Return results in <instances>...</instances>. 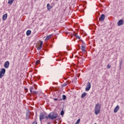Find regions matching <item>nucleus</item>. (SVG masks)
<instances>
[{
  "label": "nucleus",
  "mask_w": 124,
  "mask_h": 124,
  "mask_svg": "<svg viewBox=\"0 0 124 124\" xmlns=\"http://www.w3.org/2000/svg\"><path fill=\"white\" fill-rule=\"evenodd\" d=\"M85 49H86V47L83 46H81V50L82 52H83L84 53L86 52V50H85Z\"/></svg>",
  "instance_id": "dca6fc26"
},
{
  "label": "nucleus",
  "mask_w": 124,
  "mask_h": 124,
  "mask_svg": "<svg viewBox=\"0 0 124 124\" xmlns=\"http://www.w3.org/2000/svg\"><path fill=\"white\" fill-rule=\"evenodd\" d=\"M6 19H7V14H5L3 15V16H2L3 21H5V20H6Z\"/></svg>",
  "instance_id": "9d476101"
},
{
  "label": "nucleus",
  "mask_w": 124,
  "mask_h": 124,
  "mask_svg": "<svg viewBox=\"0 0 124 124\" xmlns=\"http://www.w3.org/2000/svg\"><path fill=\"white\" fill-rule=\"evenodd\" d=\"M34 78H35V79H37V80H39V78H38V77H34Z\"/></svg>",
  "instance_id": "473e14b6"
},
{
  "label": "nucleus",
  "mask_w": 124,
  "mask_h": 124,
  "mask_svg": "<svg viewBox=\"0 0 124 124\" xmlns=\"http://www.w3.org/2000/svg\"><path fill=\"white\" fill-rule=\"evenodd\" d=\"M25 91L26 92V93H28L29 92V90L26 87L24 88Z\"/></svg>",
  "instance_id": "5701e85b"
},
{
  "label": "nucleus",
  "mask_w": 124,
  "mask_h": 124,
  "mask_svg": "<svg viewBox=\"0 0 124 124\" xmlns=\"http://www.w3.org/2000/svg\"><path fill=\"white\" fill-rule=\"evenodd\" d=\"M99 21H103L105 19V15L102 14L99 17Z\"/></svg>",
  "instance_id": "0eeeda50"
},
{
  "label": "nucleus",
  "mask_w": 124,
  "mask_h": 124,
  "mask_svg": "<svg viewBox=\"0 0 124 124\" xmlns=\"http://www.w3.org/2000/svg\"><path fill=\"white\" fill-rule=\"evenodd\" d=\"M101 109V105L99 103L96 104L95 106L94 111L95 115H98Z\"/></svg>",
  "instance_id": "f257e3e1"
},
{
  "label": "nucleus",
  "mask_w": 124,
  "mask_h": 124,
  "mask_svg": "<svg viewBox=\"0 0 124 124\" xmlns=\"http://www.w3.org/2000/svg\"><path fill=\"white\" fill-rule=\"evenodd\" d=\"M107 68H108V69L111 68V65L108 64L107 65Z\"/></svg>",
  "instance_id": "b1692460"
},
{
  "label": "nucleus",
  "mask_w": 124,
  "mask_h": 124,
  "mask_svg": "<svg viewBox=\"0 0 124 124\" xmlns=\"http://www.w3.org/2000/svg\"><path fill=\"white\" fill-rule=\"evenodd\" d=\"M33 93H34V94H36V93H38V92L36 91H33Z\"/></svg>",
  "instance_id": "bb28decb"
},
{
  "label": "nucleus",
  "mask_w": 124,
  "mask_h": 124,
  "mask_svg": "<svg viewBox=\"0 0 124 124\" xmlns=\"http://www.w3.org/2000/svg\"><path fill=\"white\" fill-rule=\"evenodd\" d=\"M30 91H32V90H33V87H31L30 89Z\"/></svg>",
  "instance_id": "c756f323"
},
{
  "label": "nucleus",
  "mask_w": 124,
  "mask_h": 124,
  "mask_svg": "<svg viewBox=\"0 0 124 124\" xmlns=\"http://www.w3.org/2000/svg\"><path fill=\"white\" fill-rule=\"evenodd\" d=\"M71 58H73V56L71 57Z\"/></svg>",
  "instance_id": "a19ab883"
},
{
  "label": "nucleus",
  "mask_w": 124,
  "mask_h": 124,
  "mask_svg": "<svg viewBox=\"0 0 124 124\" xmlns=\"http://www.w3.org/2000/svg\"><path fill=\"white\" fill-rule=\"evenodd\" d=\"M53 100H55V101H57L58 100V98H54Z\"/></svg>",
  "instance_id": "2f4dec72"
},
{
  "label": "nucleus",
  "mask_w": 124,
  "mask_h": 124,
  "mask_svg": "<svg viewBox=\"0 0 124 124\" xmlns=\"http://www.w3.org/2000/svg\"><path fill=\"white\" fill-rule=\"evenodd\" d=\"M14 1V0H8V4H12Z\"/></svg>",
  "instance_id": "f3484780"
},
{
  "label": "nucleus",
  "mask_w": 124,
  "mask_h": 124,
  "mask_svg": "<svg viewBox=\"0 0 124 124\" xmlns=\"http://www.w3.org/2000/svg\"><path fill=\"white\" fill-rule=\"evenodd\" d=\"M124 20L123 19H120L118 21V23H117V25L118 26H123V25H124Z\"/></svg>",
  "instance_id": "423d86ee"
},
{
  "label": "nucleus",
  "mask_w": 124,
  "mask_h": 124,
  "mask_svg": "<svg viewBox=\"0 0 124 124\" xmlns=\"http://www.w3.org/2000/svg\"><path fill=\"white\" fill-rule=\"evenodd\" d=\"M30 92H31V93H33L32 90H30Z\"/></svg>",
  "instance_id": "f704fd0d"
},
{
  "label": "nucleus",
  "mask_w": 124,
  "mask_h": 124,
  "mask_svg": "<svg viewBox=\"0 0 124 124\" xmlns=\"http://www.w3.org/2000/svg\"><path fill=\"white\" fill-rule=\"evenodd\" d=\"M91 87H92V85L91 84V82H88L86 87L85 88V91L86 92H89V90H91Z\"/></svg>",
  "instance_id": "39448f33"
},
{
  "label": "nucleus",
  "mask_w": 124,
  "mask_h": 124,
  "mask_svg": "<svg viewBox=\"0 0 124 124\" xmlns=\"http://www.w3.org/2000/svg\"><path fill=\"white\" fill-rule=\"evenodd\" d=\"M5 71L6 70L5 68H2L0 69V78H1L3 76H4V75L5 74Z\"/></svg>",
  "instance_id": "7ed1b4c3"
},
{
  "label": "nucleus",
  "mask_w": 124,
  "mask_h": 124,
  "mask_svg": "<svg viewBox=\"0 0 124 124\" xmlns=\"http://www.w3.org/2000/svg\"><path fill=\"white\" fill-rule=\"evenodd\" d=\"M55 84H56V83H55V82H53V85H55Z\"/></svg>",
  "instance_id": "c9c22d12"
},
{
  "label": "nucleus",
  "mask_w": 124,
  "mask_h": 124,
  "mask_svg": "<svg viewBox=\"0 0 124 124\" xmlns=\"http://www.w3.org/2000/svg\"><path fill=\"white\" fill-rule=\"evenodd\" d=\"M74 36H76V37H77V38H78V39H80V36H79V35H78L77 34H74Z\"/></svg>",
  "instance_id": "aec40b11"
},
{
  "label": "nucleus",
  "mask_w": 124,
  "mask_h": 124,
  "mask_svg": "<svg viewBox=\"0 0 124 124\" xmlns=\"http://www.w3.org/2000/svg\"><path fill=\"white\" fill-rule=\"evenodd\" d=\"M119 109H120V107L119 106H117L114 109V113H117V112L119 111Z\"/></svg>",
  "instance_id": "1a4fd4ad"
},
{
  "label": "nucleus",
  "mask_w": 124,
  "mask_h": 124,
  "mask_svg": "<svg viewBox=\"0 0 124 124\" xmlns=\"http://www.w3.org/2000/svg\"><path fill=\"white\" fill-rule=\"evenodd\" d=\"M9 62L8 61H6L4 65L5 68H8L9 67Z\"/></svg>",
  "instance_id": "6e6552de"
},
{
  "label": "nucleus",
  "mask_w": 124,
  "mask_h": 124,
  "mask_svg": "<svg viewBox=\"0 0 124 124\" xmlns=\"http://www.w3.org/2000/svg\"><path fill=\"white\" fill-rule=\"evenodd\" d=\"M76 79H77V78H76Z\"/></svg>",
  "instance_id": "79ce46f5"
},
{
  "label": "nucleus",
  "mask_w": 124,
  "mask_h": 124,
  "mask_svg": "<svg viewBox=\"0 0 124 124\" xmlns=\"http://www.w3.org/2000/svg\"><path fill=\"white\" fill-rule=\"evenodd\" d=\"M59 0H56V1H58Z\"/></svg>",
  "instance_id": "4c0bfd02"
},
{
  "label": "nucleus",
  "mask_w": 124,
  "mask_h": 124,
  "mask_svg": "<svg viewBox=\"0 0 124 124\" xmlns=\"http://www.w3.org/2000/svg\"><path fill=\"white\" fill-rule=\"evenodd\" d=\"M60 115H61V116H63V115H64V111H63V110H62L61 111Z\"/></svg>",
  "instance_id": "412c9836"
},
{
  "label": "nucleus",
  "mask_w": 124,
  "mask_h": 124,
  "mask_svg": "<svg viewBox=\"0 0 124 124\" xmlns=\"http://www.w3.org/2000/svg\"><path fill=\"white\" fill-rule=\"evenodd\" d=\"M40 62V61H39V60H37L36 62V64H38V63H39Z\"/></svg>",
  "instance_id": "a878e982"
},
{
  "label": "nucleus",
  "mask_w": 124,
  "mask_h": 124,
  "mask_svg": "<svg viewBox=\"0 0 124 124\" xmlns=\"http://www.w3.org/2000/svg\"><path fill=\"white\" fill-rule=\"evenodd\" d=\"M66 79H67V78H65V80H66Z\"/></svg>",
  "instance_id": "ea45409f"
},
{
  "label": "nucleus",
  "mask_w": 124,
  "mask_h": 124,
  "mask_svg": "<svg viewBox=\"0 0 124 124\" xmlns=\"http://www.w3.org/2000/svg\"><path fill=\"white\" fill-rule=\"evenodd\" d=\"M54 89H55V88H54V87H52V90H54Z\"/></svg>",
  "instance_id": "e433bc0d"
},
{
  "label": "nucleus",
  "mask_w": 124,
  "mask_h": 124,
  "mask_svg": "<svg viewBox=\"0 0 124 124\" xmlns=\"http://www.w3.org/2000/svg\"><path fill=\"white\" fill-rule=\"evenodd\" d=\"M58 116H59L58 113L55 112H51L48 114V118L51 119V120H54L55 119H57V118H58Z\"/></svg>",
  "instance_id": "f03ea898"
},
{
  "label": "nucleus",
  "mask_w": 124,
  "mask_h": 124,
  "mask_svg": "<svg viewBox=\"0 0 124 124\" xmlns=\"http://www.w3.org/2000/svg\"><path fill=\"white\" fill-rule=\"evenodd\" d=\"M61 119V118H59V120Z\"/></svg>",
  "instance_id": "c03bdc74"
},
{
  "label": "nucleus",
  "mask_w": 124,
  "mask_h": 124,
  "mask_svg": "<svg viewBox=\"0 0 124 124\" xmlns=\"http://www.w3.org/2000/svg\"><path fill=\"white\" fill-rule=\"evenodd\" d=\"M47 10H50V9H52V8H53V6H50V4L48 3L47 4Z\"/></svg>",
  "instance_id": "9b49d317"
},
{
  "label": "nucleus",
  "mask_w": 124,
  "mask_h": 124,
  "mask_svg": "<svg viewBox=\"0 0 124 124\" xmlns=\"http://www.w3.org/2000/svg\"><path fill=\"white\" fill-rule=\"evenodd\" d=\"M62 99L63 100H65V99H66V96L65 95H62V99H60L59 101H61V100H62Z\"/></svg>",
  "instance_id": "4468645a"
},
{
  "label": "nucleus",
  "mask_w": 124,
  "mask_h": 124,
  "mask_svg": "<svg viewBox=\"0 0 124 124\" xmlns=\"http://www.w3.org/2000/svg\"><path fill=\"white\" fill-rule=\"evenodd\" d=\"M97 25H98V22H97Z\"/></svg>",
  "instance_id": "37998d69"
},
{
  "label": "nucleus",
  "mask_w": 124,
  "mask_h": 124,
  "mask_svg": "<svg viewBox=\"0 0 124 124\" xmlns=\"http://www.w3.org/2000/svg\"><path fill=\"white\" fill-rule=\"evenodd\" d=\"M44 119H46V120H48L49 119V116H46V115L42 114L40 115V121L41 120H44Z\"/></svg>",
  "instance_id": "20e7f679"
},
{
  "label": "nucleus",
  "mask_w": 124,
  "mask_h": 124,
  "mask_svg": "<svg viewBox=\"0 0 124 124\" xmlns=\"http://www.w3.org/2000/svg\"><path fill=\"white\" fill-rule=\"evenodd\" d=\"M67 84L65 83V84L62 85V87H66V86H67Z\"/></svg>",
  "instance_id": "393cba45"
},
{
  "label": "nucleus",
  "mask_w": 124,
  "mask_h": 124,
  "mask_svg": "<svg viewBox=\"0 0 124 124\" xmlns=\"http://www.w3.org/2000/svg\"><path fill=\"white\" fill-rule=\"evenodd\" d=\"M42 44H43V42L42 41H41V42H40V46H42Z\"/></svg>",
  "instance_id": "c85d7f7f"
},
{
  "label": "nucleus",
  "mask_w": 124,
  "mask_h": 124,
  "mask_svg": "<svg viewBox=\"0 0 124 124\" xmlns=\"http://www.w3.org/2000/svg\"><path fill=\"white\" fill-rule=\"evenodd\" d=\"M29 95L30 96H31V93H29Z\"/></svg>",
  "instance_id": "72a5a7b5"
},
{
  "label": "nucleus",
  "mask_w": 124,
  "mask_h": 124,
  "mask_svg": "<svg viewBox=\"0 0 124 124\" xmlns=\"http://www.w3.org/2000/svg\"><path fill=\"white\" fill-rule=\"evenodd\" d=\"M41 48H42V46H39V47H37V50H39L41 49Z\"/></svg>",
  "instance_id": "4be33fe9"
},
{
  "label": "nucleus",
  "mask_w": 124,
  "mask_h": 124,
  "mask_svg": "<svg viewBox=\"0 0 124 124\" xmlns=\"http://www.w3.org/2000/svg\"><path fill=\"white\" fill-rule=\"evenodd\" d=\"M30 119V112H27L26 115V120Z\"/></svg>",
  "instance_id": "f8f14e48"
},
{
  "label": "nucleus",
  "mask_w": 124,
  "mask_h": 124,
  "mask_svg": "<svg viewBox=\"0 0 124 124\" xmlns=\"http://www.w3.org/2000/svg\"><path fill=\"white\" fill-rule=\"evenodd\" d=\"M31 30H28L26 32V35L27 36H29V35H31Z\"/></svg>",
  "instance_id": "ddd939ff"
},
{
  "label": "nucleus",
  "mask_w": 124,
  "mask_h": 124,
  "mask_svg": "<svg viewBox=\"0 0 124 124\" xmlns=\"http://www.w3.org/2000/svg\"><path fill=\"white\" fill-rule=\"evenodd\" d=\"M86 94H87V93H86V92L83 93L82 94V95H81V98H84V97H85V96Z\"/></svg>",
  "instance_id": "a211bd4d"
},
{
  "label": "nucleus",
  "mask_w": 124,
  "mask_h": 124,
  "mask_svg": "<svg viewBox=\"0 0 124 124\" xmlns=\"http://www.w3.org/2000/svg\"><path fill=\"white\" fill-rule=\"evenodd\" d=\"M34 87L35 90H36V89H37V87H36V85L34 84Z\"/></svg>",
  "instance_id": "7c9ffc66"
},
{
  "label": "nucleus",
  "mask_w": 124,
  "mask_h": 124,
  "mask_svg": "<svg viewBox=\"0 0 124 124\" xmlns=\"http://www.w3.org/2000/svg\"><path fill=\"white\" fill-rule=\"evenodd\" d=\"M98 19V17H97L96 20H97Z\"/></svg>",
  "instance_id": "58836bf2"
},
{
  "label": "nucleus",
  "mask_w": 124,
  "mask_h": 124,
  "mask_svg": "<svg viewBox=\"0 0 124 124\" xmlns=\"http://www.w3.org/2000/svg\"><path fill=\"white\" fill-rule=\"evenodd\" d=\"M78 61H83V59L82 58H78Z\"/></svg>",
  "instance_id": "cd10ccee"
},
{
  "label": "nucleus",
  "mask_w": 124,
  "mask_h": 124,
  "mask_svg": "<svg viewBox=\"0 0 124 124\" xmlns=\"http://www.w3.org/2000/svg\"><path fill=\"white\" fill-rule=\"evenodd\" d=\"M53 36V35L51 34L49 35H48L46 38V40H48L49 38H51Z\"/></svg>",
  "instance_id": "2eb2a0df"
},
{
  "label": "nucleus",
  "mask_w": 124,
  "mask_h": 124,
  "mask_svg": "<svg viewBox=\"0 0 124 124\" xmlns=\"http://www.w3.org/2000/svg\"><path fill=\"white\" fill-rule=\"evenodd\" d=\"M122 64H123V60H121V61L120 62V67L119 69L121 70V68L122 67Z\"/></svg>",
  "instance_id": "6ab92c4d"
}]
</instances>
